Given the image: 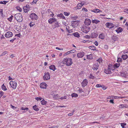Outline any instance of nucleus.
<instances>
[{
    "mask_svg": "<svg viewBox=\"0 0 128 128\" xmlns=\"http://www.w3.org/2000/svg\"><path fill=\"white\" fill-rule=\"evenodd\" d=\"M62 63L68 66H70L72 64V59L69 58H64L62 61Z\"/></svg>",
    "mask_w": 128,
    "mask_h": 128,
    "instance_id": "f257e3e1",
    "label": "nucleus"
},
{
    "mask_svg": "<svg viewBox=\"0 0 128 128\" xmlns=\"http://www.w3.org/2000/svg\"><path fill=\"white\" fill-rule=\"evenodd\" d=\"M14 17L15 19L19 22H21L22 20V14L20 13L15 14Z\"/></svg>",
    "mask_w": 128,
    "mask_h": 128,
    "instance_id": "f03ea898",
    "label": "nucleus"
},
{
    "mask_svg": "<svg viewBox=\"0 0 128 128\" xmlns=\"http://www.w3.org/2000/svg\"><path fill=\"white\" fill-rule=\"evenodd\" d=\"M90 28L89 27H87L85 25H84L81 28V30L84 33H87L90 30Z\"/></svg>",
    "mask_w": 128,
    "mask_h": 128,
    "instance_id": "7ed1b4c3",
    "label": "nucleus"
},
{
    "mask_svg": "<svg viewBox=\"0 0 128 128\" xmlns=\"http://www.w3.org/2000/svg\"><path fill=\"white\" fill-rule=\"evenodd\" d=\"M50 78V75L49 73L48 72H45L44 75L43 77V79L45 80H49Z\"/></svg>",
    "mask_w": 128,
    "mask_h": 128,
    "instance_id": "20e7f679",
    "label": "nucleus"
},
{
    "mask_svg": "<svg viewBox=\"0 0 128 128\" xmlns=\"http://www.w3.org/2000/svg\"><path fill=\"white\" fill-rule=\"evenodd\" d=\"M10 84L11 87L13 89H15L16 88L17 86V83L16 82L11 81L10 82Z\"/></svg>",
    "mask_w": 128,
    "mask_h": 128,
    "instance_id": "39448f33",
    "label": "nucleus"
},
{
    "mask_svg": "<svg viewBox=\"0 0 128 128\" xmlns=\"http://www.w3.org/2000/svg\"><path fill=\"white\" fill-rule=\"evenodd\" d=\"M30 17L32 20H37L38 19V16L37 15L34 13L31 14L30 16Z\"/></svg>",
    "mask_w": 128,
    "mask_h": 128,
    "instance_id": "423d86ee",
    "label": "nucleus"
},
{
    "mask_svg": "<svg viewBox=\"0 0 128 128\" xmlns=\"http://www.w3.org/2000/svg\"><path fill=\"white\" fill-rule=\"evenodd\" d=\"M71 25L72 26L75 28L77 27L79 24V21L78 20L73 21L72 22Z\"/></svg>",
    "mask_w": 128,
    "mask_h": 128,
    "instance_id": "0eeeda50",
    "label": "nucleus"
},
{
    "mask_svg": "<svg viewBox=\"0 0 128 128\" xmlns=\"http://www.w3.org/2000/svg\"><path fill=\"white\" fill-rule=\"evenodd\" d=\"M40 87L42 89H46L48 85L45 82H42L40 84Z\"/></svg>",
    "mask_w": 128,
    "mask_h": 128,
    "instance_id": "6e6552de",
    "label": "nucleus"
},
{
    "mask_svg": "<svg viewBox=\"0 0 128 128\" xmlns=\"http://www.w3.org/2000/svg\"><path fill=\"white\" fill-rule=\"evenodd\" d=\"M106 25L107 27L109 29L112 28L114 26V24L110 22L106 23Z\"/></svg>",
    "mask_w": 128,
    "mask_h": 128,
    "instance_id": "1a4fd4ad",
    "label": "nucleus"
},
{
    "mask_svg": "<svg viewBox=\"0 0 128 128\" xmlns=\"http://www.w3.org/2000/svg\"><path fill=\"white\" fill-rule=\"evenodd\" d=\"M13 35L12 32H6L5 35V37L7 38H9L12 37Z\"/></svg>",
    "mask_w": 128,
    "mask_h": 128,
    "instance_id": "9d476101",
    "label": "nucleus"
},
{
    "mask_svg": "<svg viewBox=\"0 0 128 128\" xmlns=\"http://www.w3.org/2000/svg\"><path fill=\"white\" fill-rule=\"evenodd\" d=\"M85 53L83 51L80 52L77 54V57L79 58H81L84 56Z\"/></svg>",
    "mask_w": 128,
    "mask_h": 128,
    "instance_id": "9b49d317",
    "label": "nucleus"
},
{
    "mask_svg": "<svg viewBox=\"0 0 128 128\" xmlns=\"http://www.w3.org/2000/svg\"><path fill=\"white\" fill-rule=\"evenodd\" d=\"M91 22V20L88 18H86L84 22V23L86 25H90Z\"/></svg>",
    "mask_w": 128,
    "mask_h": 128,
    "instance_id": "f8f14e48",
    "label": "nucleus"
},
{
    "mask_svg": "<svg viewBox=\"0 0 128 128\" xmlns=\"http://www.w3.org/2000/svg\"><path fill=\"white\" fill-rule=\"evenodd\" d=\"M88 83V80L86 79L84 80L82 83V86L84 87L87 85Z\"/></svg>",
    "mask_w": 128,
    "mask_h": 128,
    "instance_id": "ddd939ff",
    "label": "nucleus"
},
{
    "mask_svg": "<svg viewBox=\"0 0 128 128\" xmlns=\"http://www.w3.org/2000/svg\"><path fill=\"white\" fill-rule=\"evenodd\" d=\"M98 35V34L97 32H94L91 34V37L92 38H96Z\"/></svg>",
    "mask_w": 128,
    "mask_h": 128,
    "instance_id": "4468645a",
    "label": "nucleus"
},
{
    "mask_svg": "<svg viewBox=\"0 0 128 128\" xmlns=\"http://www.w3.org/2000/svg\"><path fill=\"white\" fill-rule=\"evenodd\" d=\"M118 37L116 36H113L111 37V40L112 42L118 41Z\"/></svg>",
    "mask_w": 128,
    "mask_h": 128,
    "instance_id": "2eb2a0df",
    "label": "nucleus"
},
{
    "mask_svg": "<svg viewBox=\"0 0 128 128\" xmlns=\"http://www.w3.org/2000/svg\"><path fill=\"white\" fill-rule=\"evenodd\" d=\"M104 71V72L107 74H110L112 73L111 70L108 68L105 69Z\"/></svg>",
    "mask_w": 128,
    "mask_h": 128,
    "instance_id": "dca6fc26",
    "label": "nucleus"
},
{
    "mask_svg": "<svg viewBox=\"0 0 128 128\" xmlns=\"http://www.w3.org/2000/svg\"><path fill=\"white\" fill-rule=\"evenodd\" d=\"M56 21V20L55 18H50L48 20V22L50 24H52Z\"/></svg>",
    "mask_w": 128,
    "mask_h": 128,
    "instance_id": "f3484780",
    "label": "nucleus"
},
{
    "mask_svg": "<svg viewBox=\"0 0 128 128\" xmlns=\"http://www.w3.org/2000/svg\"><path fill=\"white\" fill-rule=\"evenodd\" d=\"M49 68L50 70H52L54 71L56 69L55 66L54 65L50 66H49Z\"/></svg>",
    "mask_w": 128,
    "mask_h": 128,
    "instance_id": "a211bd4d",
    "label": "nucleus"
},
{
    "mask_svg": "<svg viewBox=\"0 0 128 128\" xmlns=\"http://www.w3.org/2000/svg\"><path fill=\"white\" fill-rule=\"evenodd\" d=\"M128 74L126 72H123L121 73V75L122 76L125 78H127Z\"/></svg>",
    "mask_w": 128,
    "mask_h": 128,
    "instance_id": "6ab92c4d",
    "label": "nucleus"
},
{
    "mask_svg": "<svg viewBox=\"0 0 128 128\" xmlns=\"http://www.w3.org/2000/svg\"><path fill=\"white\" fill-rule=\"evenodd\" d=\"M91 11L95 13L100 12H102L101 10L98 9H94L93 10H91Z\"/></svg>",
    "mask_w": 128,
    "mask_h": 128,
    "instance_id": "aec40b11",
    "label": "nucleus"
},
{
    "mask_svg": "<svg viewBox=\"0 0 128 128\" xmlns=\"http://www.w3.org/2000/svg\"><path fill=\"white\" fill-rule=\"evenodd\" d=\"M98 64H95L93 65L92 69L94 70H96L98 68Z\"/></svg>",
    "mask_w": 128,
    "mask_h": 128,
    "instance_id": "412c9836",
    "label": "nucleus"
},
{
    "mask_svg": "<svg viewBox=\"0 0 128 128\" xmlns=\"http://www.w3.org/2000/svg\"><path fill=\"white\" fill-rule=\"evenodd\" d=\"M108 67L111 70H113L115 69L114 65L112 64H109L108 66Z\"/></svg>",
    "mask_w": 128,
    "mask_h": 128,
    "instance_id": "4be33fe9",
    "label": "nucleus"
},
{
    "mask_svg": "<svg viewBox=\"0 0 128 128\" xmlns=\"http://www.w3.org/2000/svg\"><path fill=\"white\" fill-rule=\"evenodd\" d=\"M122 29L121 27H118L115 30L116 32L118 33H119L121 32L122 31Z\"/></svg>",
    "mask_w": 128,
    "mask_h": 128,
    "instance_id": "5701e85b",
    "label": "nucleus"
},
{
    "mask_svg": "<svg viewBox=\"0 0 128 128\" xmlns=\"http://www.w3.org/2000/svg\"><path fill=\"white\" fill-rule=\"evenodd\" d=\"M88 48L90 49L93 51H98V50H96V47L95 46H90L88 47Z\"/></svg>",
    "mask_w": 128,
    "mask_h": 128,
    "instance_id": "b1692460",
    "label": "nucleus"
},
{
    "mask_svg": "<svg viewBox=\"0 0 128 128\" xmlns=\"http://www.w3.org/2000/svg\"><path fill=\"white\" fill-rule=\"evenodd\" d=\"M100 22V20L96 19L92 20V22L93 24H97Z\"/></svg>",
    "mask_w": 128,
    "mask_h": 128,
    "instance_id": "393cba45",
    "label": "nucleus"
},
{
    "mask_svg": "<svg viewBox=\"0 0 128 128\" xmlns=\"http://www.w3.org/2000/svg\"><path fill=\"white\" fill-rule=\"evenodd\" d=\"M122 58L123 60H125L128 58V56L127 54L122 55Z\"/></svg>",
    "mask_w": 128,
    "mask_h": 128,
    "instance_id": "a878e982",
    "label": "nucleus"
},
{
    "mask_svg": "<svg viewBox=\"0 0 128 128\" xmlns=\"http://www.w3.org/2000/svg\"><path fill=\"white\" fill-rule=\"evenodd\" d=\"M83 4H82V2L81 3H79L77 5V7L78 8H77V9H80L81 7H82L83 5Z\"/></svg>",
    "mask_w": 128,
    "mask_h": 128,
    "instance_id": "bb28decb",
    "label": "nucleus"
},
{
    "mask_svg": "<svg viewBox=\"0 0 128 128\" xmlns=\"http://www.w3.org/2000/svg\"><path fill=\"white\" fill-rule=\"evenodd\" d=\"M99 37L102 39H104V35L103 33H102L99 35Z\"/></svg>",
    "mask_w": 128,
    "mask_h": 128,
    "instance_id": "cd10ccee",
    "label": "nucleus"
},
{
    "mask_svg": "<svg viewBox=\"0 0 128 128\" xmlns=\"http://www.w3.org/2000/svg\"><path fill=\"white\" fill-rule=\"evenodd\" d=\"M1 88L2 90L4 91H6L7 90L6 86L4 85V84H3L2 85Z\"/></svg>",
    "mask_w": 128,
    "mask_h": 128,
    "instance_id": "c85d7f7f",
    "label": "nucleus"
},
{
    "mask_svg": "<svg viewBox=\"0 0 128 128\" xmlns=\"http://www.w3.org/2000/svg\"><path fill=\"white\" fill-rule=\"evenodd\" d=\"M87 58L90 60H91L92 58V54L87 55Z\"/></svg>",
    "mask_w": 128,
    "mask_h": 128,
    "instance_id": "c756f323",
    "label": "nucleus"
},
{
    "mask_svg": "<svg viewBox=\"0 0 128 128\" xmlns=\"http://www.w3.org/2000/svg\"><path fill=\"white\" fill-rule=\"evenodd\" d=\"M77 89L78 92L82 93L84 92V90L82 88H80L79 87H78Z\"/></svg>",
    "mask_w": 128,
    "mask_h": 128,
    "instance_id": "7c9ffc66",
    "label": "nucleus"
},
{
    "mask_svg": "<svg viewBox=\"0 0 128 128\" xmlns=\"http://www.w3.org/2000/svg\"><path fill=\"white\" fill-rule=\"evenodd\" d=\"M58 17H59L62 18L63 19H65V17L64 16L63 14L62 13H61L60 14H58Z\"/></svg>",
    "mask_w": 128,
    "mask_h": 128,
    "instance_id": "2f4dec72",
    "label": "nucleus"
},
{
    "mask_svg": "<svg viewBox=\"0 0 128 128\" xmlns=\"http://www.w3.org/2000/svg\"><path fill=\"white\" fill-rule=\"evenodd\" d=\"M33 109L35 110L36 111H38L39 110V109H38V108L37 107V106L36 105V104H35V105L33 106Z\"/></svg>",
    "mask_w": 128,
    "mask_h": 128,
    "instance_id": "473e14b6",
    "label": "nucleus"
},
{
    "mask_svg": "<svg viewBox=\"0 0 128 128\" xmlns=\"http://www.w3.org/2000/svg\"><path fill=\"white\" fill-rule=\"evenodd\" d=\"M120 63H116L114 65L115 68H118L120 66Z\"/></svg>",
    "mask_w": 128,
    "mask_h": 128,
    "instance_id": "72a5a7b5",
    "label": "nucleus"
},
{
    "mask_svg": "<svg viewBox=\"0 0 128 128\" xmlns=\"http://www.w3.org/2000/svg\"><path fill=\"white\" fill-rule=\"evenodd\" d=\"M13 18V16L12 15H11L10 17L7 18V19L10 22H11Z\"/></svg>",
    "mask_w": 128,
    "mask_h": 128,
    "instance_id": "f704fd0d",
    "label": "nucleus"
},
{
    "mask_svg": "<svg viewBox=\"0 0 128 128\" xmlns=\"http://www.w3.org/2000/svg\"><path fill=\"white\" fill-rule=\"evenodd\" d=\"M89 78L90 79H94L95 78L94 76H93L92 74H90L89 76Z\"/></svg>",
    "mask_w": 128,
    "mask_h": 128,
    "instance_id": "c9c22d12",
    "label": "nucleus"
},
{
    "mask_svg": "<svg viewBox=\"0 0 128 128\" xmlns=\"http://www.w3.org/2000/svg\"><path fill=\"white\" fill-rule=\"evenodd\" d=\"M73 34L74 35V36L75 37H78L80 36L79 34H78L77 32H75V33Z\"/></svg>",
    "mask_w": 128,
    "mask_h": 128,
    "instance_id": "e433bc0d",
    "label": "nucleus"
},
{
    "mask_svg": "<svg viewBox=\"0 0 128 128\" xmlns=\"http://www.w3.org/2000/svg\"><path fill=\"white\" fill-rule=\"evenodd\" d=\"M29 25L30 26L32 27L35 25V23L34 22H31L29 24Z\"/></svg>",
    "mask_w": 128,
    "mask_h": 128,
    "instance_id": "4c0bfd02",
    "label": "nucleus"
},
{
    "mask_svg": "<svg viewBox=\"0 0 128 128\" xmlns=\"http://www.w3.org/2000/svg\"><path fill=\"white\" fill-rule=\"evenodd\" d=\"M16 8L17 9V10L20 12H21L22 10V9L21 8H20V6H17Z\"/></svg>",
    "mask_w": 128,
    "mask_h": 128,
    "instance_id": "58836bf2",
    "label": "nucleus"
},
{
    "mask_svg": "<svg viewBox=\"0 0 128 128\" xmlns=\"http://www.w3.org/2000/svg\"><path fill=\"white\" fill-rule=\"evenodd\" d=\"M72 97H76L78 96V95L77 94L74 93L72 94Z\"/></svg>",
    "mask_w": 128,
    "mask_h": 128,
    "instance_id": "ea45409f",
    "label": "nucleus"
},
{
    "mask_svg": "<svg viewBox=\"0 0 128 128\" xmlns=\"http://www.w3.org/2000/svg\"><path fill=\"white\" fill-rule=\"evenodd\" d=\"M96 60L97 62H98L100 64V63L102 62V58H99Z\"/></svg>",
    "mask_w": 128,
    "mask_h": 128,
    "instance_id": "a19ab883",
    "label": "nucleus"
},
{
    "mask_svg": "<svg viewBox=\"0 0 128 128\" xmlns=\"http://www.w3.org/2000/svg\"><path fill=\"white\" fill-rule=\"evenodd\" d=\"M53 98L55 99H57L58 98V94L56 95H54L53 96Z\"/></svg>",
    "mask_w": 128,
    "mask_h": 128,
    "instance_id": "79ce46f5",
    "label": "nucleus"
},
{
    "mask_svg": "<svg viewBox=\"0 0 128 128\" xmlns=\"http://www.w3.org/2000/svg\"><path fill=\"white\" fill-rule=\"evenodd\" d=\"M46 103L47 102L45 101L44 99L42 100L41 101V103L42 104H46Z\"/></svg>",
    "mask_w": 128,
    "mask_h": 128,
    "instance_id": "37998d69",
    "label": "nucleus"
},
{
    "mask_svg": "<svg viewBox=\"0 0 128 128\" xmlns=\"http://www.w3.org/2000/svg\"><path fill=\"white\" fill-rule=\"evenodd\" d=\"M8 2L6 1H4L3 2L1 1L0 2V4H5Z\"/></svg>",
    "mask_w": 128,
    "mask_h": 128,
    "instance_id": "c03bdc74",
    "label": "nucleus"
},
{
    "mask_svg": "<svg viewBox=\"0 0 128 128\" xmlns=\"http://www.w3.org/2000/svg\"><path fill=\"white\" fill-rule=\"evenodd\" d=\"M120 97H118V96L112 95V99H116L119 98Z\"/></svg>",
    "mask_w": 128,
    "mask_h": 128,
    "instance_id": "a18cd8bd",
    "label": "nucleus"
},
{
    "mask_svg": "<svg viewBox=\"0 0 128 128\" xmlns=\"http://www.w3.org/2000/svg\"><path fill=\"white\" fill-rule=\"evenodd\" d=\"M64 15L66 16H68L70 14V13L69 12H64Z\"/></svg>",
    "mask_w": 128,
    "mask_h": 128,
    "instance_id": "49530a36",
    "label": "nucleus"
},
{
    "mask_svg": "<svg viewBox=\"0 0 128 128\" xmlns=\"http://www.w3.org/2000/svg\"><path fill=\"white\" fill-rule=\"evenodd\" d=\"M4 94V92L2 91H0V98L3 96Z\"/></svg>",
    "mask_w": 128,
    "mask_h": 128,
    "instance_id": "de8ad7c7",
    "label": "nucleus"
},
{
    "mask_svg": "<svg viewBox=\"0 0 128 128\" xmlns=\"http://www.w3.org/2000/svg\"><path fill=\"white\" fill-rule=\"evenodd\" d=\"M121 126H122V128H124V126L126 125V123H122L121 124Z\"/></svg>",
    "mask_w": 128,
    "mask_h": 128,
    "instance_id": "09e8293b",
    "label": "nucleus"
},
{
    "mask_svg": "<svg viewBox=\"0 0 128 128\" xmlns=\"http://www.w3.org/2000/svg\"><path fill=\"white\" fill-rule=\"evenodd\" d=\"M126 104H120L119 106V107L120 108H124V107H125V108H126L127 107L126 106H124Z\"/></svg>",
    "mask_w": 128,
    "mask_h": 128,
    "instance_id": "8fccbe9b",
    "label": "nucleus"
},
{
    "mask_svg": "<svg viewBox=\"0 0 128 128\" xmlns=\"http://www.w3.org/2000/svg\"><path fill=\"white\" fill-rule=\"evenodd\" d=\"M101 88L104 90H106L107 88V87L105 86L104 85H102V87H101Z\"/></svg>",
    "mask_w": 128,
    "mask_h": 128,
    "instance_id": "3c124183",
    "label": "nucleus"
},
{
    "mask_svg": "<svg viewBox=\"0 0 128 128\" xmlns=\"http://www.w3.org/2000/svg\"><path fill=\"white\" fill-rule=\"evenodd\" d=\"M124 12L128 14V8L124 9Z\"/></svg>",
    "mask_w": 128,
    "mask_h": 128,
    "instance_id": "603ef678",
    "label": "nucleus"
},
{
    "mask_svg": "<svg viewBox=\"0 0 128 128\" xmlns=\"http://www.w3.org/2000/svg\"><path fill=\"white\" fill-rule=\"evenodd\" d=\"M36 100L37 101L40 100H42V98L40 97H37L35 98Z\"/></svg>",
    "mask_w": 128,
    "mask_h": 128,
    "instance_id": "864d4df0",
    "label": "nucleus"
},
{
    "mask_svg": "<svg viewBox=\"0 0 128 128\" xmlns=\"http://www.w3.org/2000/svg\"><path fill=\"white\" fill-rule=\"evenodd\" d=\"M102 85H101L100 84H96V88H98L100 87H102Z\"/></svg>",
    "mask_w": 128,
    "mask_h": 128,
    "instance_id": "5fc2aeb1",
    "label": "nucleus"
},
{
    "mask_svg": "<svg viewBox=\"0 0 128 128\" xmlns=\"http://www.w3.org/2000/svg\"><path fill=\"white\" fill-rule=\"evenodd\" d=\"M84 37L86 38L90 39V36L88 35H86L84 36Z\"/></svg>",
    "mask_w": 128,
    "mask_h": 128,
    "instance_id": "6e6d98bb",
    "label": "nucleus"
},
{
    "mask_svg": "<svg viewBox=\"0 0 128 128\" xmlns=\"http://www.w3.org/2000/svg\"><path fill=\"white\" fill-rule=\"evenodd\" d=\"M66 96H64L63 97H61L60 98V99H61V100H63V99H66Z\"/></svg>",
    "mask_w": 128,
    "mask_h": 128,
    "instance_id": "4d7b16f0",
    "label": "nucleus"
},
{
    "mask_svg": "<svg viewBox=\"0 0 128 128\" xmlns=\"http://www.w3.org/2000/svg\"><path fill=\"white\" fill-rule=\"evenodd\" d=\"M76 51V50H72L70 51V53H74Z\"/></svg>",
    "mask_w": 128,
    "mask_h": 128,
    "instance_id": "13d9d810",
    "label": "nucleus"
},
{
    "mask_svg": "<svg viewBox=\"0 0 128 128\" xmlns=\"http://www.w3.org/2000/svg\"><path fill=\"white\" fill-rule=\"evenodd\" d=\"M82 2V4H84L83 5H86L87 4H88V3H87L86 2H84V1L82 2Z\"/></svg>",
    "mask_w": 128,
    "mask_h": 128,
    "instance_id": "bf43d9fd",
    "label": "nucleus"
},
{
    "mask_svg": "<svg viewBox=\"0 0 128 128\" xmlns=\"http://www.w3.org/2000/svg\"><path fill=\"white\" fill-rule=\"evenodd\" d=\"M82 11H86V12H87L88 11L87 10L86 8H83L82 9Z\"/></svg>",
    "mask_w": 128,
    "mask_h": 128,
    "instance_id": "052dcab7",
    "label": "nucleus"
},
{
    "mask_svg": "<svg viewBox=\"0 0 128 128\" xmlns=\"http://www.w3.org/2000/svg\"><path fill=\"white\" fill-rule=\"evenodd\" d=\"M7 51H5L3 52H2V54L3 55V56L5 55L7 53Z\"/></svg>",
    "mask_w": 128,
    "mask_h": 128,
    "instance_id": "680f3d73",
    "label": "nucleus"
},
{
    "mask_svg": "<svg viewBox=\"0 0 128 128\" xmlns=\"http://www.w3.org/2000/svg\"><path fill=\"white\" fill-rule=\"evenodd\" d=\"M121 60H122L121 58H118V60H117V62H121Z\"/></svg>",
    "mask_w": 128,
    "mask_h": 128,
    "instance_id": "e2e57ef3",
    "label": "nucleus"
},
{
    "mask_svg": "<svg viewBox=\"0 0 128 128\" xmlns=\"http://www.w3.org/2000/svg\"><path fill=\"white\" fill-rule=\"evenodd\" d=\"M56 50H63V49L62 48H60L57 47H56Z\"/></svg>",
    "mask_w": 128,
    "mask_h": 128,
    "instance_id": "0e129e2a",
    "label": "nucleus"
},
{
    "mask_svg": "<svg viewBox=\"0 0 128 128\" xmlns=\"http://www.w3.org/2000/svg\"><path fill=\"white\" fill-rule=\"evenodd\" d=\"M10 106L11 108L14 110H15V109L16 108V107L12 106V104H10Z\"/></svg>",
    "mask_w": 128,
    "mask_h": 128,
    "instance_id": "69168bd1",
    "label": "nucleus"
},
{
    "mask_svg": "<svg viewBox=\"0 0 128 128\" xmlns=\"http://www.w3.org/2000/svg\"><path fill=\"white\" fill-rule=\"evenodd\" d=\"M109 102H110V103L112 104L114 103V100L113 99L110 100Z\"/></svg>",
    "mask_w": 128,
    "mask_h": 128,
    "instance_id": "338daca9",
    "label": "nucleus"
},
{
    "mask_svg": "<svg viewBox=\"0 0 128 128\" xmlns=\"http://www.w3.org/2000/svg\"><path fill=\"white\" fill-rule=\"evenodd\" d=\"M16 39L15 38H13V39H12L11 40H10V41L11 42H12L14 41V40H15Z\"/></svg>",
    "mask_w": 128,
    "mask_h": 128,
    "instance_id": "774afa93",
    "label": "nucleus"
}]
</instances>
